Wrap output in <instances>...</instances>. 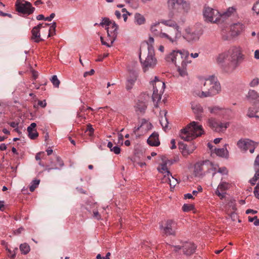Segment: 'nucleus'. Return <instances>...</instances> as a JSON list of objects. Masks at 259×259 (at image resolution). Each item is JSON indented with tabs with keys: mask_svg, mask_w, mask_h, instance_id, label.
Masks as SVG:
<instances>
[{
	"mask_svg": "<svg viewBox=\"0 0 259 259\" xmlns=\"http://www.w3.org/2000/svg\"><path fill=\"white\" fill-rule=\"evenodd\" d=\"M244 59V55L241 48L232 47L228 51L220 54L217 60L219 63H224L225 71L230 73L234 71Z\"/></svg>",
	"mask_w": 259,
	"mask_h": 259,
	"instance_id": "nucleus-1",
	"label": "nucleus"
},
{
	"mask_svg": "<svg viewBox=\"0 0 259 259\" xmlns=\"http://www.w3.org/2000/svg\"><path fill=\"white\" fill-rule=\"evenodd\" d=\"M189 53L185 50H173L165 57V60L167 62H171L175 64L177 67L178 71L181 76H185L187 75V66L191 63L189 60Z\"/></svg>",
	"mask_w": 259,
	"mask_h": 259,
	"instance_id": "nucleus-2",
	"label": "nucleus"
},
{
	"mask_svg": "<svg viewBox=\"0 0 259 259\" xmlns=\"http://www.w3.org/2000/svg\"><path fill=\"white\" fill-rule=\"evenodd\" d=\"M203 133L202 125H199L197 122L192 121L181 130L180 136L186 141H190L201 136Z\"/></svg>",
	"mask_w": 259,
	"mask_h": 259,
	"instance_id": "nucleus-3",
	"label": "nucleus"
},
{
	"mask_svg": "<svg viewBox=\"0 0 259 259\" xmlns=\"http://www.w3.org/2000/svg\"><path fill=\"white\" fill-rule=\"evenodd\" d=\"M205 87L204 91H202L199 96L201 98L211 97L218 94L221 91V85L217 78L214 76H210L205 79L204 83Z\"/></svg>",
	"mask_w": 259,
	"mask_h": 259,
	"instance_id": "nucleus-4",
	"label": "nucleus"
},
{
	"mask_svg": "<svg viewBox=\"0 0 259 259\" xmlns=\"http://www.w3.org/2000/svg\"><path fill=\"white\" fill-rule=\"evenodd\" d=\"M160 23L174 29L173 31L168 30V34L166 33L161 34L162 36L164 37V38L168 40L172 44H177L178 40L180 37L181 33L180 27L176 22L172 20H161Z\"/></svg>",
	"mask_w": 259,
	"mask_h": 259,
	"instance_id": "nucleus-5",
	"label": "nucleus"
},
{
	"mask_svg": "<svg viewBox=\"0 0 259 259\" xmlns=\"http://www.w3.org/2000/svg\"><path fill=\"white\" fill-rule=\"evenodd\" d=\"M155 52L153 46L148 47V53L144 59L141 57V53H140L139 58L144 72L147 71L149 68H153L156 64L157 60L154 57Z\"/></svg>",
	"mask_w": 259,
	"mask_h": 259,
	"instance_id": "nucleus-6",
	"label": "nucleus"
},
{
	"mask_svg": "<svg viewBox=\"0 0 259 259\" xmlns=\"http://www.w3.org/2000/svg\"><path fill=\"white\" fill-rule=\"evenodd\" d=\"M183 37L189 42L198 41L203 33V30L201 27H187L185 30Z\"/></svg>",
	"mask_w": 259,
	"mask_h": 259,
	"instance_id": "nucleus-7",
	"label": "nucleus"
},
{
	"mask_svg": "<svg viewBox=\"0 0 259 259\" xmlns=\"http://www.w3.org/2000/svg\"><path fill=\"white\" fill-rule=\"evenodd\" d=\"M15 7L16 11L19 13L27 16L32 14L35 10L30 2L25 0H17Z\"/></svg>",
	"mask_w": 259,
	"mask_h": 259,
	"instance_id": "nucleus-8",
	"label": "nucleus"
},
{
	"mask_svg": "<svg viewBox=\"0 0 259 259\" xmlns=\"http://www.w3.org/2000/svg\"><path fill=\"white\" fill-rule=\"evenodd\" d=\"M203 15L205 22L214 23L220 20L219 11L209 7H204Z\"/></svg>",
	"mask_w": 259,
	"mask_h": 259,
	"instance_id": "nucleus-9",
	"label": "nucleus"
},
{
	"mask_svg": "<svg viewBox=\"0 0 259 259\" xmlns=\"http://www.w3.org/2000/svg\"><path fill=\"white\" fill-rule=\"evenodd\" d=\"M161 160L162 163L160 164L157 167L158 171L164 174V178L166 177H167V178H169V177L174 178L171 172L168 170V167L173 164L177 161V160L175 159H168L165 156H162L161 157Z\"/></svg>",
	"mask_w": 259,
	"mask_h": 259,
	"instance_id": "nucleus-10",
	"label": "nucleus"
},
{
	"mask_svg": "<svg viewBox=\"0 0 259 259\" xmlns=\"http://www.w3.org/2000/svg\"><path fill=\"white\" fill-rule=\"evenodd\" d=\"M258 144L249 139L240 140L237 142L238 147L242 151L249 150L251 153H253L255 148Z\"/></svg>",
	"mask_w": 259,
	"mask_h": 259,
	"instance_id": "nucleus-11",
	"label": "nucleus"
},
{
	"mask_svg": "<svg viewBox=\"0 0 259 259\" xmlns=\"http://www.w3.org/2000/svg\"><path fill=\"white\" fill-rule=\"evenodd\" d=\"M165 88V83L162 81H158L153 84L152 100L153 102H158L161 100V95Z\"/></svg>",
	"mask_w": 259,
	"mask_h": 259,
	"instance_id": "nucleus-12",
	"label": "nucleus"
},
{
	"mask_svg": "<svg viewBox=\"0 0 259 259\" xmlns=\"http://www.w3.org/2000/svg\"><path fill=\"white\" fill-rule=\"evenodd\" d=\"M167 5L168 9L171 11L168 14L169 17L172 18L174 16L172 11L183 8L184 5H186L187 3L184 0H168Z\"/></svg>",
	"mask_w": 259,
	"mask_h": 259,
	"instance_id": "nucleus-13",
	"label": "nucleus"
},
{
	"mask_svg": "<svg viewBox=\"0 0 259 259\" xmlns=\"http://www.w3.org/2000/svg\"><path fill=\"white\" fill-rule=\"evenodd\" d=\"M49 26L50 24L48 23H40L37 26H34L31 30L32 35L31 36V39L36 43L42 41V39L40 37V29L41 28H47Z\"/></svg>",
	"mask_w": 259,
	"mask_h": 259,
	"instance_id": "nucleus-14",
	"label": "nucleus"
},
{
	"mask_svg": "<svg viewBox=\"0 0 259 259\" xmlns=\"http://www.w3.org/2000/svg\"><path fill=\"white\" fill-rule=\"evenodd\" d=\"M232 187V184L225 181H221L215 191V194L220 197L221 199L225 198L226 191Z\"/></svg>",
	"mask_w": 259,
	"mask_h": 259,
	"instance_id": "nucleus-15",
	"label": "nucleus"
},
{
	"mask_svg": "<svg viewBox=\"0 0 259 259\" xmlns=\"http://www.w3.org/2000/svg\"><path fill=\"white\" fill-rule=\"evenodd\" d=\"M175 226V222L172 220H169L166 222L164 227L160 225V229L162 230L163 233L167 236H175L176 235Z\"/></svg>",
	"mask_w": 259,
	"mask_h": 259,
	"instance_id": "nucleus-16",
	"label": "nucleus"
},
{
	"mask_svg": "<svg viewBox=\"0 0 259 259\" xmlns=\"http://www.w3.org/2000/svg\"><path fill=\"white\" fill-rule=\"evenodd\" d=\"M182 249L184 254L189 256L194 253L196 246L192 242H186L183 244Z\"/></svg>",
	"mask_w": 259,
	"mask_h": 259,
	"instance_id": "nucleus-17",
	"label": "nucleus"
},
{
	"mask_svg": "<svg viewBox=\"0 0 259 259\" xmlns=\"http://www.w3.org/2000/svg\"><path fill=\"white\" fill-rule=\"evenodd\" d=\"M244 25L240 22L234 23L230 26L231 35L236 36L238 35L244 29Z\"/></svg>",
	"mask_w": 259,
	"mask_h": 259,
	"instance_id": "nucleus-18",
	"label": "nucleus"
},
{
	"mask_svg": "<svg viewBox=\"0 0 259 259\" xmlns=\"http://www.w3.org/2000/svg\"><path fill=\"white\" fill-rule=\"evenodd\" d=\"M138 74L135 71L130 72L126 83V88L127 90H131L137 79Z\"/></svg>",
	"mask_w": 259,
	"mask_h": 259,
	"instance_id": "nucleus-19",
	"label": "nucleus"
},
{
	"mask_svg": "<svg viewBox=\"0 0 259 259\" xmlns=\"http://www.w3.org/2000/svg\"><path fill=\"white\" fill-rule=\"evenodd\" d=\"M192 109L195 114L196 119L201 120L203 113L202 107L199 104H192Z\"/></svg>",
	"mask_w": 259,
	"mask_h": 259,
	"instance_id": "nucleus-20",
	"label": "nucleus"
},
{
	"mask_svg": "<svg viewBox=\"0 0 259 259\" xmlns=\"http://www.w3.org/2000/svg\"><path fill=\"white\" fill-rule=\"evenodd\" d=\"M206 161L200 163H197L194 166V173L195 177H200L204 175V172L203 171L205 169V163Z\"/></svg>",
	"mask_w": 259,
	"mask_h": 259,
	"instance_id": "nucleus-21",
	"label": "nucleus"
},
{
	"mask_svg": "<svg viewBox=\"0 0 259 259\" xmlns=\"http://www.w3.org/2000/svg\"><path fill=\"white\" fill-rule=\"evenodd\" d=\"M159 135L157 133H152L147 139V143L152 146H158L160 145L158 138Z\"/></svg>",
	"mask_w": 259,
	"mask_h": 259,
	"instance_id": "nucleus-22",
	"label": "nucleus"
},
{
	"mask_svg": "<svg viewBox=\"0 0 259 259\" xmlns=\"http://www.w3.org/2000/svg\"><path fill=\"white\" fill-rule=\"evenodd\" d=\"M147 109L146 103L143 101H138L135 105V110L138 114H143Z\"/></svg>",
	"mask_w": 259,
	"mask_h": 259,
	"instance_id": "nucleus-23",
	"label": "nucleus"
},
{
	"mask_svg": "<svg viewBox=\"0 0 259 259\" xmlns=\"http://www.w3.org/2000/svg\"><path fill=\"white\" fill-rule=\"evenodd\" d=\"M36 126V124L34 122L31 123V124L27 127V132L28 133V137L30 139L34 140L38 136V134L36 130H34V133H31V131L35 129Z\"/></svg>",
	"mask_w": 259,
	"mask_h": 259,
	"instance_id": "nucleus-24",
	"label": "nucleus"
},
{
	"mask_svg": "<svg viewBox=\"0 0 259 259\" xmlns=\"http://www.w3.org/2000/svg\"><path fill=\"white\" fill-rule=\"evenodd\" d=\"M246 98L249 101H259V94L255 90H249Z\"/></svg>",
	"mask_w": 259,
	"mask_h": 259,
	"instance_id": "nucleus-25",
	"label": "nucleus"
},
{
	"mask_svg": "<svg viewBox=\"0 0 259 259\" xmlns=\"http://www.w3.org/2000/svg\"><path fill=\"white\" fill-rule=\"evenodd\" d=\"M162 183H167L170 187L171 191L174 189L177 184L181 182V179H162Z\"/></svg>",
	"mask_w": 259,
	"mask_h": 259,
	"instance_id": "nucleus-26",
	"label": "nucleus"
},
{
	"mask_svg": "<svg viewBox=\"0 0 259 259\" xmlns=\"http://www.w3.org/2000/svg\"><path fill=\"white\" fill-rule=\"evenodd\" d=\"M236 12V9L233 7H229L227 10L221 14H220V17L226 18L232 16Z\"/></svg>",
	"mask_w": 259,
	"mask_h": 259,
	"instance_id": "nucleus-27",
	"label": "nucleus"
},
{
	"mask_svg": "<svg viewBox=\"0 0 259 259\" xmlns=\"http://www.w3.org/2000/svg\"><path fill=\"white\" fill-rule=\"evenodd\" d=\"M214 153L219 156L227 157L228 155V151L226 147L223 148H215Z\"/></svg>",
	"mask_w": 259,
	"mask_h": 259,
	"instance_id": "nucleus-28",
	"label": "nucleus"
},
{
	"mask_svg": "<svg viewBox=\"0 0 259 259\" xmlns=\"http://www.w3.org/2000/svg\"><path fill=\"white\" fill-rule=\"evenodd\" d=\"M159 23H158L152 25L151 27V31L155 35L159 36L161 38H164V37H163L161 35V34H163L164 32H162L161 30H158L156 29V27L159 25Z\"/></svg>",
	"mask_w": 259,
	"mask_h": 259,
	"instance_id": "nucleus-29",
	"label": "nucleus"
},
{
	"mask_svg": "<svg viewBox=\"0 0 259 259\" xmlns=\"http://www.w3.org/2000/svg\"><path fill=\"white\" fill-rule=\"evenodd\" d=\"M135 20L137 24L138 25L143 24L145 22V19L144 17L142 15L138 13H136L135 15Z\"/></svg>",
	"mask_w": 259,
	"mask_h": 259,
	"instance_id": "nucleus-30",
	"label": "nucleus"
},
{
	"mask_svg": "<svg viewBox=\"0 0 259 259\" xmlns=\"http://www.w3.org/2000/svg\"><path fill=\"white\" fill-rule=\"evenodd\" d=\"M209 126L215 132L218 131V123L214 118H209L208 120Z\"/></svg>",
	"mask_w": 259,
	"mask_h": 259,
	"instance_id": "nucleus-31",
	"label": "nucleus"
},
{
	"mask_svg": "<svg viewBox=\"0 0 259 259\" xmlns=\"http://www.w3.org/2000/svg\"><path fill=\"white\" fill-rule=\"evenodd\" d=\"M178 145L180 149H182L184 151V152H186L188 154L191 153L194 150V146H193V148L191 150H189L188 149L187 145L185 144L183 142H179Z\"/></svg>",
	"mask_w": 259,
	"mask_h": 259,
	"instance_id": "nucleus-32",
	"label": "nucleus"
},
{
	"mask_svg": "<svg viewBox=\"0 0 259 259\" xmlns=\"http://www.w3.org/2000/svg\"><path fill=\"white\" fill-rule=\"evenodd\" d=\"M144 125H146L147 129H150L152 126V124L150 122H148L146 119H142V123L140 126L138 127H135L134 128V132L136 133L137 131L139 130L140 128L142 126H144Z\"/></svg>",
	"mask_w": 259,
	"mask_h": 259,
	"instance_id": "nucleus-33",
	"label": "nucleus"
},
{
	"mask_svg": "<svg viewBox=\"0 0 259 259\" xmlns=\"http://www.w3.org/2000/svg\"><path fill=\"white\" fill-rule=\"evenodd\" d=\"M20 249L22 253L26 254L30 251V247L28 244L24 243L20 245Z\"/></svg>",
	"mask_w": 259,
	"mask_h": 259,
	"instance_id": "nucleus-34",
	"label": "nucleus"
},
{
	"mask_svg": "<svg viewBox=\"0 0 259 259\" xmlns=\"http://www.w3.org/2000/svg\"><path fill=\"white\" fill-rule=\"evenodd\" d=\"M40 183L39 179H34L33 180L29 186V190L31 192H33L35 189L38 187V185Z\"/></svg>",
	"mask_w": 259,
	"mask_h": 259,
	"instance_id": "nucleus-35",
	"label": "nucleus"
},
{
	"mask_svg": "<svg viewBox=\"0 0 259 259\" xmlns=\"http://www.w3.org/2000/svg\"><path fill=\"white\" fill-rule=\"evenodd\" d=\"M159 121L164 131H165L166 128H167L168 124V122L167 120V118L166 117V115H164V117H161L159 120Z\"/></svg>",
	"mask_w": 259,
	"mask_h": 259,
	"instance_id": "nucleus-36",
	"label": "nucleus"
},
{
	"mask_svg": "<svg viewBox=\"0 0 259 259\" xmlns=\"http://www.w3.org/2000/svg\"><path fill=\"white\" fill-rule=\"evenodd\" d=\"M59 167L57 165L56 163H55L54 162L51 161V163L49 165H47L45 170L49 172L50 170L53 169H58Z\"/></svg>",
	"mask_w": 259,
	"mask_h": 259,
	"instance_id": "nucleus-37",
	"label": "nucleus"
},
{
	"mask_svg": "<svg viewBox=\"0 0 259 259\" xmlns=\"http://www.w3.org/2000/svg\"><path fill=\"white\" fill-rule=\"evenodd\" d=\"M53 85L55 88H58L60 83V80L58 79L57 75H54L52 77L51 79Z\"/></svg>",
	"mask_w": 259,
	"mask_h": 259,
	"instance_id": "nucleus-38",
	"label": "nucleus"
},
{
	"mask_svg": "<svg viewBox=\"0 0 259 259\" xmlns=\"http://www.w3.org/2000/svg\"><path fill=\"white\" fill-rule=\"evenodd\" d=\"M194 209V206L193 204H184L182 206V210L184 212H188Z\"/></svg>",
	"mask_w": 259,
	"mask_h": 259,
	"instance_id": "nucleus-39",
	"label": "nucleus"
},
{
	"mask_svg": "<svg viewBox=\"0 0 259 259\" xmlns=\"http://www.w3.org/2000/svg\"><path fill=\"white\" fill-rule=\"evenodd\" d=\"M229 122L225 123H218V132L223 131L224 130H226L229 126Z\"/></svg>",
	"mask_w": 259,
	"mask_h": 259,
	"instance_id": "nucleus-40",
	"label": "nucleus"
},
{
	"mask_svg": "<svg viewBox=\"0 0 259 259\" xmlns=\"http://www.w3.org/2000/svg\"><path fill=\"white\" fill-rule=\"evenodd\" d=\"M254 165H257L259 167V154L257 155L254 160ZM253 178H259V169L257 170Z\"/></svg>",
	"mask_w": 259,
	"mask_h": 259,
	"instance_id": "nucleus-41",
	"label": "nucleus"
},
{
	"mask_svg": "<svg viewBox=\"0 0 259 259\" xmlns=\"http://www.w3.org/2000/svg\"><path fill=\"white\" fill-rule=\"evenodd\" d=\"M248 221L249 222H253V224L255 226H259V219H257V216L254 217H248Z\"/></svg>",
	"mask_w": 259,
	"mask_h": 259,
	"instance_id": "nucleus-42",
	"label": "nucleus"
},
{
	"mask_svg": "<svg viewBox=\"0 0 259 259\" xmlns=\"http://www.w3.org/2000/svg\"><path fill=\"white\" fill-rule=\"evenodd\" d=\"M111 23V22L110 21L109 19L106 17L103 18L102 22L99 24L101 26H109L110 24Z\"/></svg>",
	"mask_w": 259,
	"mask_h": 259,
	"instance_id": "nucleus-43",
	"label": "nucleus"
},
{
	"mask_svg": "<svg viewBox=\"0 0 259 259\" xmlns=\"http://www.w3.org/2000/svg\"><path fill=\"white\" fill-rule=\"evenodd\" d=\"M125 1L134 8H137L138 6V0H125Z\"/></svg>",
	"mask_w": 259,
	"mask_h": 259,
	"instance_id": "nucleus-44",
	"label": "nucleus"
},
{
	"mask_svg": "<svg viewBox=\"0 0 259 259\" xmlns=\"http://www.w3.org/2000/svg\"><path fill=\"white\" fill-rule=\"evenodd\" d=\"M56 164L58 166V167H59V169L64 166V162L60 157L56 156Z\"/></svg>",
	"mask_w": 259,
	"mask_h": 259,
	"instance_id": "nucleus-45",
	"label": "nucleus"
},
{
	"mask_svg": "<svg viewBox=\"0 0 259 259\" xmlns=\"http://www.w3.org/2000/svg\"><path fill=\"white\" fill-rule=\"evenodd\" d=\"M259 84V79L258 78H255L253 79L249 83V85L251 87H254Z\"/></svg>",
	"mask_w": 259,
	"mask_h": 259,
	"instance_id": "nucleus-46",
	"label": "nucleus"
},
{
	"mask_svg": "<svg viewBox=\"0 0 259 259\" xmlns=\"http://www.w3.org/2000/svg\"><path fill=\"white\" fill-rule=\"evenodd\" d=\"M252 10L257 14H259V0L256 1L252 7Z\"/></svg>",
	"mask_w": 259,
	"mask_h": 259,
	"instance_id": "nucleus-47",
	"label": "nucleus"
},
{
	"mask_svg": "<svg viewBox=\"0 0 259 259\" xmlns=\"http://www.w3.org/2000/svg\"><path fill=\"white\" fill-rule=\"evenodd\" d=\"M6 250L8 251V252H9V254H8V256L11 258H14L15 256H16V253H15V251L14 250L13 251H12L11 249H10L9 248H8L7 247H6Z\"/></svg>",
	"mask_w": 259,
	"mask_h": 259,
	"instance_id": "nucleus-48",
	"label": "nucleus"
},
{
	"mask_svg": "<svg viewBox=\"0 0 259 259\" xmlns=\"http://www.w3.org/2000/svg\"><path fill=\"white\" fill-rule=\"evenodd\" d=\"M218 172L221 173L223 175H227L228 174V171L226 167H222L219 168Z\"/></svg>",
	"mask_w": 259,
	"mask_h": 259,
	"instance_id": "nucleus-49",
	"label": "nucleus"
},
{
	"mask_svg": "<svg viewBox=\"0 0 259 259\" xmlns=\"http://www.w3.org/2000/svg\"><path fill=\"white\" fill-rule=\"evenodd\" d=\"M109 55V54L108 53H105L104 54V55L103 56L102 55H99L98 56V58L96 60V62H101V61H102L103 60L107 57Z\"/></svg>",
	"mask_w": 259,
	"mask_h": 259,
	"instance_id": "nucleus-50",
	"label": "nucleus"
},
{
	"mask_svg": "<svg viewBox=\"0 0 259 259\" xmlns=\"http://www.w3.org/2000/svg\"><path fill=\"white\" fill-rule=\"evenodd\" d=\"M209 111L211 113H216L217 111L221 110V108L218 106H215L212 108H209Z\"/></svg>",
	"mask_w": 259,
	"mask_h": 259,
	"instance_id": "nucleus-51",
	"label": "nucleus"
},
{
	"mask_svg": "<svg viewBox=\"0 0 259 259\" xmlns=\"http://www.w3.org/2000/svg\"><path fill=\"white\" fill-rule=\"evenodd\" d=\"M258 190H259V183L257 184L256 186L254 188V190L253 191L254 196L257 198L259 199V193Z\"/></svg>",
	"mask_w": 259,
	"mask_h": 259,
	"instance_id": "nucleus-52",
	"label": "nucleus"
},
{
	"mask_svg": "<svg viewBox=\"0 0 259 259\" xmlns=\"http://www.w3.org/2000/svg\"><path fill=\"white\" fill-rule=\"evenodd\" d=\"M100 39L101 41V43L103 45L106 46L108 47H111L112 45L113 44V38L111 40V44H109L107 43L106 42H103V37L102 36L100 37Z\"/></svg>",
	"mask_w": 259,
	"mask_h": 259,
	"instance_id": "nucleus-53",
	"label": "nucleus"
},
{
	"mask_svg": "<svg viewBox=\"0 0 259 259\" xmlns=\"http://www.w3.org/2000/svg\"><path fill=\"white\" fill-rule=\"evenodd\" d=\"M56 27H57L56 23L55 22H53L50 27L49 31H54V33L56 34L55 31H56Z\"/></svg>",
	"mask_w": 259,
	"mask_h": 259,
	"instance_id": "nucleus-54",
	"label": "nucleus"
},
{
	"mask_svg": "<svg viewBox=\"0 0 259 259\" xmlns=\"http://www.w3.org/2000/svg\"><path fill=\"white\" fill-rule=\"evenodd\" d=\"M94 73L95 70L94 69H91L90 71L85 72L83 74V76L85 77L88 75H92L94 74Z\"/></svg>",
	"mask_w": 259,
	"mask_h": 259,
	"instance_id": "nucleus-55",
	"label": "nucleus"
},
{
	"mask_svg": "<svg viewBox=\"0 0 259 259\" xmlns=\"http://www.w3.org/2000/svg\"><path fill=\"white\" fill-rule=\"evenodd\" d=\"M248 116L249 117H256V111L255 112V113H253V111H251V109L249 108L248 109Z\"/></svg>",
	"mask_w": 259,
	"mask_h": 259,
	"instance_id": "nucleus-56",
	"label": "nucleus"
},
{
	"mask_svg": "<svg viewBox=\"0 0 259 259\" xmlns=\"http://www.w3.org/2000/svg\"><path fill=\"white\" fill-rule=\"evenodd\" d=\"M87 131H89L90 133V135L93 134L94 130L93 128L92 125L91 124H89L87 125Z\"/></svg>",
	"mask_w": 259,
	"mask_h": 259,
	"instance_id": "nucleus-57",
	"label": "nucleus"
},
{
	"mask_svg": "<svg viewBox=\"0 0 259 259\" xmlns=\"http://www.w3.org/2000/svg\"><path fill=\"white\" fill-rule=\"evenodd\" d=\"M230 217L233 221H235L237 218V215L235 212H233L230 214Z\"/></svg>",
	"mask_w": 259,
	"mask_h": 259,
	"instance_id": "nucleus-58",
	"label": "nucleus"
},
{
	"mask_svg": "<svg viewBox=\"0 0 259 259\" xmlns=\"http://www.w3.org/2000/svg\"><path fill=\"white\" fill-rule=\"evenodd\" d=\"M38 105L40 106V107L44 108L46 106L47 103L46 102L45 100L44 101H38Z\"/></svg>",
	"mask_w": 259,
	"mask_h": 259,
	"instance_id": "nucleus-59",
	"label": "nucleus"
},
{
	"mask_svg": "<svg viewBox=\"0 0 259 259\" xmlns=\"http://www.w3.org/2000/svg\"><path fill=\"white\" fill-rule=\"evenodd\" d=\"M24 230V228L23 227H20L18 228V229L15 230L14 231V233L15 235H19L20 234L21 232Z\"/></svg>",
	"mask_w": 259,
	"mask_h": 259,
	"instance_id": "nucleus-60",
	"label": "nucleus"
},
{
	"mask_svg": "<svg viewBox=\"0 0 259 259\" xmlns=\"http://www.w3.org/2000/svg\"><path fill=\"white\" fill-rule=\"evenodd\" d=\"M55 16V13H52L49 17H46L45 18V20L46 21H52V20L54 18V17Z\"/></svg>",
	"mask_w": 259,
	"mask_h": 259,
	"instance_id": "nucleus-61",
	"label": "nucleus"
},
{
	"mask_svg": "<svg viewBox=\"0 0 259 259\" xmlns=\"http://www.w3.org/2000/svg\"><path fill=\"white\" fill-rule=\"evenodd\" d=\"M185 199H194L193 195L190 193H187L184 195Z\"/></svg>",
	"mask_w": 259,
	"mask_h": 259,
	"instance_id": "nucleus-62",
	"label": "nucleus"
},
{
	"mask_svg": "<svg viewBox=\"0 0 259 259\" xmlns=\"http://www.w3.org/2000/svg\"><path fill=\"white\" fill-rule=\"evenodd\" d=\"M257 212V211L256 210H253V209H247L246 210V214H249L250 213H252L253 214H255Z\"/></svg>",
	"mask_w": 259,
	"mask_h": 259,
	"instance_id": "nucleus-63",
	"label": "nucleus"
},
{
	"mask_svg": "<svg viewBox=\"0 0 259 259\" xmlns=\"http://www.w3.org/2000/svg\"><path fill=\"white\" fill-rule=\"evenodd\" d=\"M120 148L118 146H114V154H118L120 152Z\"/></svg>",
	"mask_w": 259,
	"mask_h": 259,
	"instance_id": "nucleus-64",
	"label": "nucleus"
}]
</instances>
